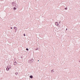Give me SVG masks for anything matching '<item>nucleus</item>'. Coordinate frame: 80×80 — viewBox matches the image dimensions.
Segmentation results:
<instances>
[{"mask_svg": "<svg viewBox=\"0 0 80 80\" xmlns=\"http://www.w3.org/2000/svg\"><path fill=\"white\" fill-rule=\"evenodd\" d=\"M61 23V22H60V21H59V23Z\"/></svg>", "mask_w": 80, "mask_h": 80, "instance_id": "obj_13", "label": "nucleus"}, {"mask_svg": "<svg viewBox=\"0 0 80 80\" xmlns=\"http://www.w3.org/2000/svg\"><path fill=\"white\" fill-rule=\"evenodd\" d=\"M11 29H12V28H11Z\"/></svg>", "mask_w": 80, "mask_h": 80, "instance_id": "obj_17", "label": "nucleus"}, {"mask_svg": "<svg viewBox=\"0 0 80 80\" xmlns=\"http://www.w3.org/2000/svg\"><path fill=\"white\" fill-rule=\"evenodd\" d=\"M30 77L31 78H33V76L32 75L30 76Z\"/></svg>", "mask_w": 80, "mask_h": 80, "instance_id": "obj_6", "label": "nucleus"}, {"mask_svg": "<svg viewBox=\"0 0 80 80\" xmlns=\"http://www.w3.org/2000/svg\"><path fill=\"white\" fill-rule=\"evenodd\" d=\"M33 60H34L33 59H31V60H30L28 61V63H32V62H33Z\"/></svg>", "mask_w": 80, "mask_h": 80, "instance_id": "obj_2", "label": "nucleus"}, {"mask_svg": "<svg viewBox=\"0 0 80 80\" xmlns=\"http://www.w3.org/2000/svg\"><path fill=\"white\" fill-rule=\"evenodd\" d=\"M65 10H67V8H65Z\"/></svg>", "mask_w": 80, "mask_h": 80, "instance_id": "obj_11", "label": "nucleus"}, {"mask_svg": "<svg viewBox=\"0 0 80 80\" xmlns=\"http://www.w3.org/2000/svg\"><path fill=\"white\" fill-rule=\"evenodd\" d=\"M24 36H25V34H24Z\"/></svg>", "mask_w": 80, "mask_h": 80, "instance_id": "obj_14", "label": "nucleus"}, {"mask_svg": "<svg viewBox=\"0 0 80 80\" xmlns=\"http://www.w3.org/2000/svg\"><path fill=\"white\" fill-rule=\"evenodd\" d=\"M17 64V63L16 62H15L14 63V65H16Z\"/></svg>", "mask_w": 80, "mask_h": 80, "instance_id": "obj_5", "label": "nucleus"}, {"mask_svg": "<svg viewBox=\"0 0 80 80\" xmlns=\"http://www.w3.org/2000/svg\"><path fill=\"white\" fill-rule=\"evenodd\" d=\"M38 62H39V60H38Z\"/></svg>", "mask_w": 80, "mask_h": 80, "instance_id": "obj_18", "label": "nucleus"}, {"mask_svg": "<svg viewBox=\"0 0 80 80\" xmlns=\"http://www.w3.org/2000/svg\"><path fill=\"white\" fill-rule=\"evenodd\" d=\"M66 30H67V28L66 29Z\"/></svg>", "mask_w": 80, "mask_h": 80, "instance_id": "obj_15", "label": "nucleus"}, {"mask_svg": "<svg viewBox=\"0 0 80 80\" xmlns=\"http://www.w3.org/2000/svg\"><path fill=\"white\" fill-rule=\"evenodd\" d=\"M14 30H15L16 32L17 30V27H14Z\"/></svg>", "mask_w": 80, "mask_h": 80, "instance_id": "obj_4", "label": "nucleus"}, {"mask_svg": "<svg viewBox=\"0 0 80 80\" xmlns=\"http://www.w3.org/2000/svg\"><path fill=\"white\" fill-rule=\"evenodd\" d=\"M56 23H57V26H58V25H59V24H58V22H56Z\"/></svg>", "mask_w": 80, "mask_h": 80, "instance_id": "obj_8", "label": "nucleus"}, {"mask_svg": "<svg viewBox=\"0 0 80 80\" xmlns=\"http://www.w3.org/2000/svg\"><path fill=\"white\" fill-rule=\"evenodd\" d=\"M55 25H56V23H55Z\"/></svg>", "mask_w": 80, "mask_h": 80, "instance_id": "obj_16", "label": "nucleus"}, {"mask_svg": "<svg viewBox=\"0 0 80 80\" xmlns=\"http://www.w3.org/2000/svg\"><path fill=\"white\" fill-rule=\"evenodd\" d=\"M38 48H37L36 49V50H38Z\"/></svg>", "mask_w": 80, "mask_h": 80, "instance_id": "obj_10", "label": "nucleus"}, {"mask_svg": "<svg viewBox=\"0 0 80 80\" xmlns=\"http://www.w3.org/2000/svg\"><path fill=\"white\" fill-rule=\"evenodd\" d=\"M79 62H80V61H79Z\"/></svg>", "mask_w": 80, "mask_h": 80, "instance_id": "obj_19", "label": "nucleus"}, {"mask_svg": "<svg viewBox=\"0 0 80 80\" xmlns=\"http://www.w3.org/2000/svg\"><path fill=\"white\" fill-rule=\"evenodd\" d=\"M12 6L13 7V9L14 10H17V8H18V5L15 2H13L11 3Z\"/></svg>", "mask_w": 80, "mask_h": 80, "instance_id": "obj_1", "label": "nucleus"}, {"mask_svg": "<svg viewBox=\"0 0 80 80\" xmlns=\"http://www.w3.org/2000/svg\"><path fill=\"white\" fill-rule=\"evenodd\" d=\"M51 73H53V72H54V71L53 70H52L51 71Z\"/></svg>", "mask_w": 80, "mask_h": 80, "instance_id": "obj_7", "label": "nucleus"}, {"mask_svg": "<svg viewBox=\"0 0 80 80\" xmlns=\"http://www.w3.org/2000/svg\"><path fill=\"white\" fill-rule=\"evenodd\" d=\"M15 74L16 75H18V72H16Z\"/></svg>", "mask_w": 80, "mask_h": 80, "instance_id": "obj_9", "label": "nucleus"}, {"mask_svg": "<svg viewBox=\"0 0 80 80\" xmlns=\"http://www.w3.org/2000/svg\"><path fill=\"white\" fill-rule=\"evenodd\" d=\"M10 68H11V67H9V68H6V70L8 71V70H9V69H10Z\"/></svg>", "mask_w": 80, "mask_h": 80, "instance_id": "obj_3", "label": "nucleus"}, {"mask_svg": "<svg viewBox=\"0 0 80 80\" xmlns=\"http://www.w3.org/2000/svg\"><path fill=\"white\" fill-rule=\"evenodd\" d=\"M26 50H27V51H28V48H26Z\"/></svg>", "mask_w": 80, "mask_h": 80, "instance_id": "obj_12", "label": "nucleus"}]
</instances>
